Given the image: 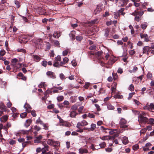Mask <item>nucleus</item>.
<instances>
[{
	"mask_svg": "<svg viewBox=\"0 0 154 154\" xmlns=\"http://www.w3.org/2000/svg\"><path fill=\"white\" fill-rule=\"evenodd\" d=\"M39 143L43 146V147H39V152L40 151H41L42 152V154H51L50 152H46L47 151H48L49 147L47 145L45 141L43 142H40L39 141Z\"/></svg>",
	"mask_w": 154,
	"mask_h": 154,
	"instance_id": "f257e3e1",
	"label": "nucleus"
},
{
	"mask_svg": "<svg viewBox=\"0 0 154 154\" xmlns=\"http://www.w3.org/2000/svg\"><path fill=\"white\" fill-rule=\"evenodd\" d=\"M143 108L144 109L147 110L152 112H154V104L152 103L150 104L147 103L146 105L144 106Z\"/></svg>",
	"mask_w": 154,
	"mask_h": 154,
	"instance_id": "f03ea898",
	"label": "nucleus"
},
{
	"mask_svg": "<svg viewBox=\"0 0 154 154\" xmlns=\"http://www.w3.org/2000/svg\"><path fill=\"white\" fill-rule=\"evenodd\" d=\"M138 121L140 123H146L148 121V119L145 116H139Z\"/></svg>",
	"mask_w": 154,
	"mask_h": 154,
	"instance_id": "7ed1b4c3",
	"label": "nucleus"
},
{
	"mask_svg": "<svg viewBox=\"0 0 154 154\" xmlns=\"http://www.w3.org/2000/svg\"><path fill=\"white\" fill-rule=\"evenodd\" d=\"M102 4H99L97 6L96 8L94 10V13L95 15L100 13L102 9Z\"/></svg>",
	"mask_w": 154,
	"mask_h": 154,
	"instance_id": "20e7f679",
	"label": "nucleus"
},
{
	"mask_svg": "<svg viewBox=\"0 0 154 154\" xmlns=\"http://www.w3.org/2000/svg\"><path fill=\"white\" fill-rule=\"evenodd\" d=\"M126 121L124 119L122 118L119 122V125L120 127L122 128H125L127 127V126L126 125Z\"/></svg>",
	"mask_w": 154,
	"mask_h": 154,
	"instance_id": "39448f33",
	"label": "nucleus"
},
{
	"mask_svg": "<svg viewBox=\"0 0 154 154\" xmlns=\"http://www.w3.org/2000/svg\"><path fill=\"white\" fill-rule=\"evenodd\" d=\"M151 50V48L149 46H145L143 49V53L146 54L148 55Z\"/></svg>",
	"mask_w": 154,
	"mask_h": 154,
	"instance_id": "423d86ee",
	"label": "nucleus"
},
{
	"mask_svg": "<svg viewBox=\"0 0 154 154\" xmlns=\"http://www.w3.org/2000/svg\"><path fill=\"white\" fill-rule=\"evenodd\" d=\"M11 65L13 66L14 68H16V66L17 62H18V60L17 59L14 58L12 59L11 60Z\"/></svg>",
	"mask_w": 154,
	"mask_h": 154,
	"instance_id": "0eeeda50",
	"label": "nucleus"
},
{
	"mask_svg": "<svg viewBox=\"0 0 154 154\" xmlns=\"http://www.w3.org/2000/svg\"><path fill=\"white\" fill-rule=\"evenodd\" d=\"M24 107L26 109V111L28 112H30L32 108L30 105L27 103H26L24 106Z\"/></svg>",
	"mask_w": 154,
	"mask_h": 154,
	"instance_id": "6e6552de",
	"label": "nucleus"
},
{
	"mask_svg": "<svg viewBox=\"0 0 154 154\" xmlns=\"http://www.w3.org/2000/svg\"><path fill=\"white\" fill-rule=\"evenodd\" d=\"M140 37L141 38H144V41L145 42H148L149 41V37L146 34H141L140 35Z\"/></svg>",
	"mask_w": 154,
	"mask_h": 154,
	"instance_id": "1a4fd4ad",
	"label": "nucleus"
},
{
	"mask_svg": "<svg viewBox=\"0 0 154 154\" xmlns=\"http://www.w3.org/2000/svg\"><path fill=\"white\" fill-rule=\"evenodd\" d=\"M144 12L143 11H135L134 13H132V15H138L141 17L144 14Z\"/></svg>",
	"mask_w": 154,
	"mask_h": 154,
	"instance_id": "9d476101",
	"label": "nucleus"
},
{
	"mask_svg": "<svg viewBox=\"0 0 154 154\" xmlns=\"http://www.w3.org/2000/svg\"><path fill=\"white\" fill-rule=\"evenodd\" d=\"M8 116L5 115L2 116L1 118L0 121L1 122H5L7 121L8 119Z\"/></svg>",
	"mask_w": 154,
	"mask_h": 154,
	"instance_id": "9b49d317",
	"label": "nucleus"
},
{
	"mask_svg": "<svg viewBox=\"0 0 154 154\" xmlns=\"http://www.w3.org/2000/svg\"><path fill=\"white\" fill-rule=\"evenodd\" d=\"M47 75L50 76V78L54 79L55 78V75L53 72L51 71L47 72L46 73Z\"/></svg>",
	"mask_w": 154,
	"mask_h": 154,
	"instance_id": "f8f14e48",
	"label": "nucleus"
},
{
	"mask_svg": "<svg viewBox=\"0 0 154 154\" xmlns=\"http://www.w3.org/2000/svg\"><path fill=\"white\" fill-rule=\"evenodd\" d=\"M61 35V32H54L53 34V37L56 38H58Z\"/></svg>",
	"mask_w": 154,
	"mask_h": 154,
	"instance_id": "ddd939ff",
	"label": "nucleus"
},
{
	"mask_svg": "<svg viewBox=\"0 0 154 154\" xmlns=\"http://www.w3.org/2000/svg\"><path fill=\"white\" fill-rule=\"evenodd\" d=\"M38 131V128L37 125H35L34 126L32 131L33 132V133L35 136L37 135L38 134L37 132Z\"/></svg>",
	"mask_w": 154,
	"mask_h": 154,
	"instance_id": "4468645a",
	"label": "nucleus"
},
{
	"mask_svg": "<svg viewBox=\"0 0 154 154\" xmlns=\"http://www.w3.org/2000/svg\"><path fill=\"white\" fill-rule=\"evenodd\" d=\"M69 61V59L68 58L65 57L63 58V61H61L60 62V64L61 65H62V66H63V65L66 64L68 63Z\"/></svg>",
	"mask_w": 154,
	"mask_h": 154,
	"instance_id": "2eb2a0df",
	"label": "nucleus"
},
{
	"mask_svg": "<svg viewBox=\"0 0 154 154\" xmlns=\"http://www.w3.org/2000/svg\"><path fill=\"white\" fill-rule=\"evenodd\" d=\"M148 26V23L146 22H144L141 24L140 27L143 30H145L147 27Z\"/></svg>",
	"mask_w": 154,
	"mask_h": 154,
	"instance_id": "dca6fc26",
	"label": "nucleus"
},
{
	"mask_svg": "<svg viewBox=\"0 0 154 154\" xmlns=\"http://www.w3.org/2000/svg\"><path fill=\"white\" fill-rule=\"evenodd\" d=\"M45 9L41 7H39V15H45Z\"/></svg>",
	"mask_w": 154,
	"mask_h": 154,
	"instance_id": "f3484780",
	"label": "nucleus"
},
{
	"mask_svg": "<svg viewBox=\"0 0 154 154\" xmlns=\"http://www.w3.org/2000/svg\"><path fill=\"white\" fill-rule=\"evenodd\" d=\"M53 66L54 67L59 68L60 66H62V65H61L60 62L59 63L58 61L55 60V61L54 62Z\"/></svg>",
	"mask_w": 154,
	"mask_h": 154,
	"instance_id": "a211bd4d",
	"label": "nucleus"
},
{
	"mask_svg": "<svg viewBox=\"0 0 154 154\" xmlns=\"http://www.w3.org/2000/svg\"><path fill=\"white\" fill-rule=\"evenodd\" d=\"M122 142L123 144L125 145L128 142V138L126 137H124L122 139Z\"/></svg>",
	"mask_w": 154,
	"mask_h": 154,
	"instance_id": "6ab92c4d",
	"label": "nucleus"
},
{
	"mask_svg": "<svg viewBox=\"0 0 154 154\" xmlns=\"http://www.w3.org/2000/svg\"><path fill=\"white\" fill-rule=\"evenodd\" d=\"M32 121L31 119H28L26 120V122L24 124L25 126L27 128L29 126L31 123Z\"/></svg>",
	"mask_w": 154,
	"mask_h": 154,
	"instance_id": "aec40b11",
	"label": "nucleus"
},
{
	"mask_svg": "<svg viewBox=\"0 0 154 154\" xmlns=\"http://www.w3.org/2000/svg\"><path fill=\"white\" fill-rule=\"evenodd\" d=\"M47 86V85L44 82H41L40 84H39V87L40 88H45Z\"/></svg>",
	"mask_w": 154,
	"mask_h": 154,
	"instance_id": "412c9836",
	"label": "nucleus"
},
{
	"mask_svg": "<svg viewBox=\"0 0 154 154\" xmlns=\"http://www.w3.org/2000/svg\"><path fill=\"white\" fill-rule=\"evenodd\" d=\"M115 62V60L113 58L111 57L108 61V63L109 65H112Z\"/></svg>",
	"mask_w": 154,
	"mask_h": 154,
	"instance_id": "4be33fe9",
	"label": "nucleus"
},
{
	"mask_svg": "<svg viewBox=\"0 0 154 154\" xmlns=\"http://www.w3.org/2000/svg\"><path fill=\"white\" fill-rule=\"evenodd\" d=\"M79 151L82 154L84 153H87L88 152V150L87 149L81 148L79 149Z\"/></svg>",
	"mask_w": 154,
	"mask_h": 154,
	"instance_id": "5701e85b",
	"label": "nucleus"
},
{
	"mask_svg": "<svg viewBox=\"0 0 154 154\" xmlns=\"http://www.w3.org/2000/svg\"><path fill=\"white\" fill-rule=\"evenodd\" d=\"M29 131H30V130H21L19 131V132L23 134H27L29 133Z\"/></svg>",
	"mask_w": 154,
	"mask_h": 154,
	"instance_id": "b1692460",
	"label": "nucleus"
},
{
	"mask_svg": "<svg viewBox=\"0 0 154 154\" xmlns=\"http://www.w3.org/2000/svg\"><path fill=\"white\" fill-rule=\"evenodd\" d=\"M39 124H40L42 126V127H43L44 129H45V130L48 129V127L46 126V125L45 124H44L42 121L40 120H39Z\"/></svg>",
	"mask_w": 154,
	"mask_h": 154,
	"instance_id": "393cba45",
	"label": "nucleus"
},
{
	"mask_svg": "<svg viewBox=\"0 0 154 154\" xmlns=\"http://www.w3.org/2000/svg\"><path fill=\"white\" fill-rule=\"evenodd\" d=\"M77 114L76 112L74 111H72L71 112L70 114V117H75Z\"/></svg>",
	"mask_w": 154,
	"mask_h": 154,
	"instance_id": "a878e982",
	"label": "nucleus"
},
{
	"mask_svg": "<svg viewBox=\"0 0 154 154\" xmlns=\"http://www.w3.org/2000/svg\"><path fill=\"white\" fill-rule=\"evenodd\" d=\"M100 138L103 140H106L108 139L110 140L112 139V138L110 136H103L101 137Z\"/></svg>",
	"mask_w": 154,
	"mask_h": 154,
	"instance_id": "bb28decb",
	"label": "nucleus"
},
{
	"mask_svg": "<svg viewBox=\"0 0 154 154\" xmlns=\"http://www.w3.org/2000/svg\"><path fill=\"white\" fill-rule=\"evenodd\" d=\"M103 54V52L102 51H98L95 53V54L96 56L98 57H101Z\"/></svg>",
	"mask_w": 154,
	"mask_h": 154,
	"instance_id": "cd10ccee",
	"label": "nucleus"
},
{
	"mask_svg": "<svg viewBox=\"0 0 154 154\" xmlns=\"http://www.w3.org/2000/svg\"><path fill=\"white\" fill-rule=\"evenodd\" d=\"M138 68L136 66H134L132 70H129V72L130 73L135 72L137 70Z\"/></svg>",
	"mask_w": 154,
	"mask_h": 154,
	"instance_id": "c85d7f7f",
	"label": "nucleus"
},
{
	"mask_svg": "<svg viewBox=\"0 0 154 154\" xmlns=\"http://www.w3.org/2000/svg\"><path fill=\"white\" fill-rule=\"evenodd\" d=\"M75 31H72L70 34V36L71 38L73 39H74L75 38Z\"/></svg>",
	"mask_w": 154,
	"mask_h": 154,
	"instance_id": "c756f323",
	"label": "nucleus"
},
{
	"mask_svg": "<svg viewBox=\"0 0 154 154\" xmlns=\"http://www.w3.org/2000/svg\"><path fill=\"white\" fill-rule=\"evenodd\" d=\"M54 43V45L56 46H57L58 47H60V43L57 40H54L53 41Z\"/></svg>",
	"mask_w": 154,
	"mask_h": 154,
	"instance_id": "7c9ffc66",
	"label": "nucleus"
},
{
	"mask_svg": "<svg viewBox=\"0 0 154 154\" xmlns=\"http://www.w3.org/2000/svg\"><path fill=\"white\" fill-rule=\"evenodd\" d=\"M54 141L52 140L48 139L47 141V143L48 145L52 146Z\"/></svg>",
	"mask_w": 154,
	"mask_h": 154,
	"instance_id": "2f4dec72",
	"label": "nucleus"
},
{
	"mask_svg": "<svg viewBox=\"0 0 154 154\" xmlns=\"http://www.w3.org/2000/svg\"><path fill=\"white\" fill-rule=\"evenodd\" d=\"M64 99V97L62 96H59L57 98V100L58 102H60Z\"/></svg>",
	"mask_w": 154,
	"mask_h": 154,
	"instance_id": "473e14b6",
	"label": "nucleus"
},
{
	"mask_svg": "<svg viewBox=\"0 0 154 154\" xmlns=\"http://www.w3.org/2000/svg\"><path fill=\"white\" fill-rule=\"evenodd\" d=\"M113 78L114 80H116L117 79L118 76L116 73L113 72L112 73Z\"/></svg>",
	"mask_w": 154,
	"mask_h": 154,
	"instance_id": "72a5a7b5",
	"label": "nucleus"
},
{
	"mask_svg": "<svg viewBox=\"0 0 154 154\" xmlns=\"http://www.w3.org/2000/svg\"><path fill=\"white\" fill-rule=\"evenodd\" d=\"M60 145V143L59 142L54 141L52 146H59Z\"/></svg>",
	"mask_w": 154,
	"mask_h": 154,
	"instance_id": "f704fd0d",
	"label": "nucleus"
},
{
	"mask_svg": "<svg viewBox=\"0 0 154 154\" xmlns=\"http://www.w3.org/2000/svg\"><path fill=\"white\" fill-rule=\"evenodd\" d=\"M69 52V50L68 49H67L66 50L63 51V55L64 56H65Z\"/></svg>",
	"mask_w": 154,
	"mask_h": 154,
	"instance_id": "c9c22d12",
	"label": "nucleus"
},
{
	"mask_svg": "<svg viewBox=\"0 0 154 154\" xmlns=\"http://www.w3.org/2000/svg\"><path fill=\"white\" fill-rule=\"evenodd\" d=\"M76 38L77 41H80L82 39L83 37L82 36L78 35L76 36Z\"/></svg>",
	"mask_w": 154,
	"mask_h": 154,
	"instance_id": "e433bc0d",
	"label": "nucleus"
},
{
	"mask_svg": "<svg viewBox=\"0 0 154 154\" xmlns=\"http://www.w3.org/2000/svg\"><path fill=\"white\" fill-rule=\"evenodd\" d=\"M99 145L101 148H103L106 147V144L105 142H103L100 144Z\"/></svg>",
	"mask_w": 154,
	"mask_h": 154,
	"instance_id": "4c0bfd02",
	"label": "nucleus"
},
{
	"mask_svg": "<svg viewBox=\"0 0 154 154\" xmlns=\"http://www.w3.org/2000/svg\"><path fill=\"white\" fill-rule=\"evenodd\" d=\"M27 115V113L24 112L21 113L20 115V116L21 118H23L25 117Z\"/></svg>",
	"mask_w": 154,
	"mask_h": 154,
	"instance_id": "58836bf2",
	"label": "nucleus"
},
{
	"mask_svg": "<svg viewBox=\"0 0 154 154\" xmlns=\"http://www.w3.org/2000/svg\"><path fill=\"white\" fill-rule=\"evenodd\" d=\"M135 92H133L131 93H130L129 94L128 97V99L130 100V99L133 97V96L134 94H135Z\"/></svg>",
	"mask_w": 154,
	"mask_h": 154,
	"instance_id": "ea45409f",
	"label": "nucleus"
},
{
	"mask_svg": "<svg viewBox=\"0 0 154 154\" xmlns=\"http://www.w3.org/2000/svg\"><path fill=\"white\" fill-rule=\"evenodd\" d=\"M96 128V125L94 124H92L91 125V130L92 131L94 130Z\"/></svg>",
	"mask_w": 154,
	"mask_h": 154,
	"instance_id": "a19ab883",
	"label": "nucleus"
},
{
	"mask_svg": "<svg viewBox=\"0 0 154 154\" xmlns=\"http://www.w3.org/2000/svg\"><path fill=\"white\" fill-rule=\"evenodd\" d=\"M128 89L131 91H133L134 89V85L132 84H131L130 85Z\"/></svg>",
	"mask_w": 154,
	"mask_h": 154,
	"instance_id": "79ce46f5",
	"label": "nucleus"
},
{
	"mask_svg": "<svg viewBox=\"0 0 154 154\" xmlns=\"http://www.w3.org/2000/svg\"><path fill=\"white\" fill-rule=\"evenodd\" d=\"M32 58L34 60L36 61H38V57L37 55H33Z\"/></svg>",
	"mask_w": 154,
	"mask_h": 154,
	"instance_id": "37998d69",
	"label": "nucleus"
},
{
	"mask_svg": "<svg viewBox=\"0 0 154 154\" xmlns=\"http://www.w3.org/2000/svg\"><path fill=\"white\" fill-rule=\"evenodd\" d=\"M81 123L82 125V126H86L88 125V123L85 120H83L82 122Z\"/></svg>",
	"mask_w": 154,
	"mask_h": 154,
	"instance_id": "c03bdc74",
	"label": "nucleus"
},
{
	"mask_svg": "<svg viewBox=\"0 0 154 154\" xmlns=\"http://www.w3.org/2000/svg\"><path fill=\"white\" fill-rule=\"evenodd\" d=\"M109 30L108 29H105V33L104 34V35L106 37L107 36L109 35Z\"/></svg>",
	"mask_w": 154,
	"mask_h": 154,
	"instance_id": "a18cd8bd",
	"label": "nucleus"
},
{
	"mask_svg": "<svg viewBox=\"0 0 154 154\" xmlns=\"http://www.w3.org/2000/svg\"><path fill=\"white\" fill-rule=\"evenodd\" d=\"M114 97L115 99L118 98V99H121L123 98V96L122 95H120L118 94H117L115 95L114 96Z\"/></svg>",
	"mask_w": 154,
	"mask_h": 154,
	"instance_id": "49530a36",
	"label": "nucleus"
},
{
	"mask_svg": "<svg viewBox=\"0 0 154 154\" xmlns=\"http://www.w3.org/2000/svg\"><path fill=\"white\" fill-rule=\"evenodd\" d=\"M136 16L135 17V20L137 22L139 21L141 19L140 17L138 15H135Z\"/></svg>",
	"mask_w": 154,
	"mask_h": 154,
	"instance_id": "de8ad7c7",
	"label": "nucleus"
},
{
	"mask_svg": "<svg viewBox=\"0 0 154 154\" xmlns=\"http://www.w3.org/2000/svg\"><path fill=\"white\" fill-rule=\"evenodd\" d=\"M96 46L95 45H93L90 47L89 49L91 50H95L96 49Z\"/></svg>",
	"mask_w": 154,
	"mask_h": 154,
	"instance_id": "09e8293b",
	"label": "nucleus"
},
{
	"mask_svg": "<svg viewBox=\"0 0 154 154\" xmlns=\"http://www.w3.org/2000/svg\"><path fill=\"white\" fill-rule=\"evenodd\" d=\"M107 107L109 109H113L114 108V107L110 104H108L107 106Z\"/></svg>",
	"mask_w": 154,
	"mask_h": 154,
	"instance_id": "8fccbe9b",
	"label": "nucleus"
},
{
	"mask_svg": "<svg viewBox=\"0 0 154 154\" xmlns=\"http://www.w3.org/2000/svg\"><path fill=\"white\" fill-rule=\"evenodd\" d=\"M5 54V51L3 50L2 49L0 51V55L4 56Z\"/></svg>",
	"mask_w": 154,
	"mask_h": 154,
	"instance_id": "3c124183",
	"label": "nucleus"
},
{
	"mask_svg": "<svg viewBox=\"0 0 154 154\" xmlns=\"http://www.w3.org/2000/svg\"><path fill=\"white\" fill-rule=\"evenodd\" d=\"M71 109L74 110H76L78 109V106L76 105L75 104L71 106Z\"/></svg>",
	"mask_w": 154,
	"mask_h": 154,
	"instance_id": "603ef678",
	"label": "nucleus"
},
{
	"mask_svg": "<svg viewBox=\"0 0 154 154\" xmlns=\"http://www.w3.org/2000/svg\"><path fill=\"white\" fill-rule=\"evenodd\" d=\"M15 4L16 5V7L17 8H19L20 6V2L17 1L16 0L14 2Z\"/></svg>",
	"mask_w": 154,
	"mask_h": 154,
	"instance_id": "864d4df0",
	"label": "nucleus"
},
{
	"mask_svg": "<svg viewBox=\"0 0 154 154\" xmlns=\"http://www.w3.org/2000/svg\"><path fill=\"white\" fill-rule=\"evenodd\" d=\"M84 108V106H80L78 109V111L79 113H82V111Z\"/></svg>",
	"mask_w": 154,
	"mask_h": 154,
	"instance_id": "5fc2aeb1",
	"label": "nucleus"
},
{
	"mask_svg": "<svg viewBox=\"0 0 154 154\" xmlns=\"http://www.w3.org/2000/svg\"><path fill=\"white\" fill-rule=\"evenodd\" d=\"M16 143V142L14 140H13L12 139H11L9 141V143L11 145H13L15 144Z\"/></svg>",
	"mask_w": 154,
	"mask_h": 154,
	"instance_id": "6e6d98bb",
	"label": "nucleus"
},
{
	"mask_svg": "<svg viewBox=\"0 0 154 154\" xmlns=\"http://www.w3.org/2000/svg\"><path fill=\"white\" fill-rule=\"evenodd\" d=\"M54 105L53 104L49 105L47 106V108L49 109H51L54 108Z\"/></svg>",
	"mask_w": 154,
	"mask_h": 154,
	"instance_id": "4d7b16f0",
	"label": "nucleus"
},
{
	"mask_svg": "<svg viewBox=\"0 0 154 154\" xmlns=\"http://www.w3.org/2000/svg\"><path fill=\"white\" fill-rule=\"evenodd\" d=\"M61 60V57L60 56L58 55L55 57V60L60 61Z\"/></svg>",
	"mask_w": 154,
	"mask_h": 154,
	"instance_id": "13d9d810",
	"label": "nucleus"
},
{
	"mask_svg": "<svg viewBox=\"0 0 154 154\" xmlns=\"http://www.w3.org/2000/svg\"><path fill=\"white\" fill-rule=\"evenodd\" d=\"M147 79H150L152 77V75L150 72H148L147 75Z\"/></svg>",
	"mask_w": 154,
	"mask_h": 154,
	"instance_id": "bf43d9fd",
	"label": "nucleus"
},
{
	"mask_svg": "<svg viewBox=\"0 0 154 154\" xmlns=\"http://www.w3.org/2000/svg\"><path fill=\"white\" fill-rule=\"evenodd\" d=\"M139 148V146L138 145H135L133 146V149L134 150H137Z\"/></svg>",
	"mask_w": 154,
	"mask_h": 154,
	"instance_id": "052dcab7",
	"label": "nucleus"
},
{
	"mask_svg": "<svg viewBox=\"0 0 154 154\" xmlns=\"http://www.w3.org/2000/svg\"><path fill=\"white\" fill-rule=\"evenodd\" d=\"M146 131V128H144L142 130H141L140 131V134H144Z\"/></svg>",
	"mask_w": 154,
	"mask_h": 154,
	"instance_id": "680f3d73",
	"label": "nucleus"
},
{
	"mask_svg": "<svg viewBox=\"0 0 154 154\" xmlns=\"http://www.w3.org/2000/svg\"><path fill=\"white\" fill-rule=\"evenodd\" d=\"M17 51L19 52H22L23 53L26 52V51L24 49H17Z\"/></svg>",
	"mask_w": 154,
	"mask_h": 154,
	"instance_id": "e2e57ef3",
	"label": "nucleus"
},
{
	"mask_svg": "<svg viewBox=\"0 0 154 154\" xmlns=\"http://www.w3.org/2000/svg\"><path fill=\"white\" fill-rule=\"evenodd\" d=\"M147 115V114L145 112H142L140 114L139 116H146Z\"/></svg>",
	"mask_w": 154,
	"mask_h": 154,
	"instance_id": "0e129e2a",
	"label": "nucleus"
},
{
	"mask_svg": "<svg viewBox=\"0 0 154 154\" xmlns=\"http://www.w3.org/2000/svg\"><path fill=\"white\" fill-rule=\"evenodd\" d=\"M105 149L106 152H110L112 150V149L111 148H106Z\"/></svg>",
	"mask_w": 154,
	"mask_h": 154,
	"instance_id": "69168bd1",
	"label": "nucleus"
},
{
	"mask_svg": "<svg viewBox=\"0 0 154 154\" xmlns=\"http://www.w3.org/2000/svg\"><path fill=\"white\" fill-rule=\"evenodd\" d=\"M94 105L95 106L96 108L97 109V110L98 111H99L101 109L100 108V106L98 104H94Z\"/></svg>",
	"mask_w": 154,
	"mask_h": 154,
	"instance_id": "338daca9",
	"label": "nucleus"
},
{
	"mask_svg": "<svg viewBox=\"0 0 154 154\" xmlns=\"http://www.w3.org/2000/svg\"><path fill=\"white\" fill-rule=\"evenodd\" d=\"M134 101L135 102V104L137 105H139L140 104V102L137 100L134 99Z\"/></svg>",
	"mask_w": 154,
	"mask_h": 154,
	"instance_id": "774afa93",
	"label": "nucleus"
}]
</instances>
